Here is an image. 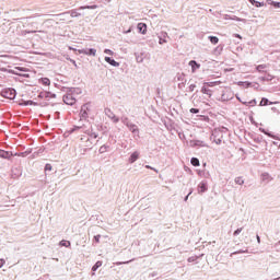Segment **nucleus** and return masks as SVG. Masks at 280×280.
<instances>
[{"mask_svg": "<svg viewBox=\"0 0 280 280\" xmlns=\"http://www.w3.org/2000/svg\"><path fill=\"white\" fill-rule=\"evenodd\" d=\"M61 91L66 93L62 96L63 103L67 104V106H74L78 98H75V96H73V94L67 90V86H61Z\"/></svg>", "mask_w": 280, "mask_h": 280, "instance_id": "nucleus-1", "label": "nucleus"}, {"mask_svg": "<svg viewBox=\"0 0 280 280\" xmlns=\"http://www.w3.org/2000/svg\"><path fill=\"white\" fill-rule=\"evenodd\" d=\"M89 113H91V103H85L80 108V113H79L80 120H79V124L81 121H86V124H89Z\"/></svg>", "mask_w": 280, "mask_h": 280, "instance_id": "nucleus-2", "label": "nucleus"}, {"mask_svg": "<svg viewBox=\"0 0 280 280\" xmlns=\"http://www.w3.org/2000/svg\"><path fill=\"white\" fill-rule=\"evenodd\" d=\"M95 130V125H91V122H88V125L85 124L83 132L84 135H88L90 139H97L100 137V133H97Z\"/></svg>", "mask_w": 280, "mask_h": 280, "instance_id": "nucleus-3", "label": "nucleus"}, {"mask_svg": "<svg viewBox=\"0 0 280 280\" xmlns=\"http://www.w3.org/2000/svg\"><path fill=\"white\" fill-rule=\"evenodd\" d=\"M223 137L224 135L222 133V131L214 129L210 136V141H212V143H215L217 145H222Z\"/></svg>", "mask_w": 280, "mask_h": 280, "instance_id": "nucleus-4", "label": "nucleus"}, {"mask_svg": "<svg viewBox=\"0 0 280 280\" xmlns=\"http://www.w3.org/2000/svg\"><path fill=\"white\" fill-rule=\"evenodd\" d=\"M1 95L7 100H16V90L14 88L3 89Z\"/></svg>", "mask_w": 280, "mask_h": 280, "instance_id": "nucleus-5", "label": "nucleus"}, {"mask_svg": "<svg viewBox=\"0 0 280 280\" xmlns=\"http://www.w3.org/2000/svg\"><path fill=\"white\" fill-rule=\"evenodd\" d=\"M38 100H45L46 102H49L51 100H56L57 95L56 93H52L50 91H40L37 94Z\"/></svg>", "mask_w": 280, "mask_h": 280, "instance_id": "nucleus-6", "label": "nucleus"}, {"mask_svg": "<svg viewBox=\"0 0 280 280\" xmlns=\"http://www.w3.org/2000/svg\"><path fill=\"white\" fill-rule=\"evenodd\" d=\"M187 74H185L184 72H177L176 73V79H177V82H179L177 84V89H179L182 91V89H185V86L187 85V78H186Z\"/></svg>", "mask_w": 280, "mask_h": 280, "instance_id": "nucleus-7", "label": "nucleus"}, {"mask_svg": "<svg viewBox=\"0 0 280 280\" xmlns=\"http://www.w3.org/2000/svg\"><path fill=\"white\" fill-rule=\"evenodd\" d=\"M14 156H19V152L14 153L12 151H5L0 149V159H4L5 161H12Z\"/></svg>", "mask_w": 280, "mask_h": 280, "instance_id": "nucleus-8", "label": "nucleus"}, {"mask_svg": "<svg viewBox=\"0 0 280 280\" xmlns=\"http://www.w3.org/2000/svg\"><path fill=\"white\" fill-rule=\"evenodd\" d=\"M77 55H83V56H97V49L95 48H81L79 50H75Z\"/></svg>", "mask_w": 280, "mask_h": 280, "instance_id": "nucleus-9", "label": "nucleus"}, {"mask_svg": "<svg viewBox=\"0 0 280 280\" xmlns=\"http://www.w3.org/2000/svg\"><path fill=\"white\" fill-rule=\"evenodd\" d=\"M197 191L200 196H202V194H207V191H209V182H207V179H202L197 186Z\"/></svg>", "mask_w": 280, "mask_h": 280, "instance_id": "nucleus-10", "label": "nucleus"}, {"mask_svg": "<svg viewBox=\"0 0 280 280\" xmlns=\"http://www.w3.org/2000/svg\"><path fill=\"white\" fill-rule=\"evenodd\" d=\"M136 61L141 65L144 60H150V52L141 51V52H135L133 54Z\"/></svg>", "mask_w": 280, "mask_h": 280, "instance_id": "nucleus-11", "label": "nucleus"}, {"mask_svg": "<svg viewBox=\"0 0 280 280\" xmlns=\"http://www.w3.org/2000/svg\"><path fill=\"white\" fill-rule=\"evenodd\" d=\"M105 115L108 117V119H110V121H113V124H119V117L113 113V109L106 107Z\"/></svg>", "mask_w": 280, "mask_h": 280, "instance_id": "nucleus-12", "label": "nucleus"}, {"mask_svg": "<svg viewBox=\"0 0 280 280\" xmlns=\"http://www.w3.org/2000/svg\"><path fill=\"white\" fill-rule=\"evenodd\" d=\"M139 159H141V152L140 151L131 152L129 158H128L129 165H132V164L137 163V161H139Z\"/></svg>", "mask_w": 280, "mask_h": 280, "instance_id": "nucleus-13", "label": "nucleus"}, {"mask_svg": "<svg viewBox=\"0 0 280 280\" xmlns=\"http://www.w3.org/2000/svg\"><path fill=\"white\" fill-rule=\"evenodd\" d=\"M189 145L190 148H209V145L205 143V141L197 139L190 140Z\"/></svg>", "mask_w": 280, "mask_h": 280, "instance_id": "nucleus-14", "label": "nucleus"}, {"mask_svg": "<svg viewBox=\"0 0 280 280\" xmlns=\"http://www.w3.org/2000/svg\"><path fill=\"white\" fill-rule=\"evenodd\" d=\"M91 139L92 138L89 137L85 141H83V149H81V152H83V154L89 152V150H93V141Z\"/></svg>", "mask_w": 280, "mask_h": 280, "instance_id": "nucleus-15", "label": "nucleus"}, {"mask_svg": "<svg viewBox=\"0 0 280 280\" xmlns=\"http://www.w3.org/2000/svg\"><path fill=\"white\" fill-rule=\"evenodd\" d=\"M277 104H279L278 101H273V102H272V101L268 100V97H262V98L260 100L258 106H275V105H277Z\"/></svg>", "mask_w": 280, "mask_h": 280, "instance_id": "nucleus-16", "label": "nucleus"}, {"mask_svg": "<svg viewBox=\"0 0 280 280\" xmlns=\"http://www.w3.org/2000/svg\"><path fill=\"white\" fill-rule=\"evenodd\" d=\"M11 175L12 178H21L23 176V168L21 166L12 168Z\"/></svg>", "mask_w": 280, "mask_h": 280, "instance_id": "nucleus-17", "label": "nucleus"}, {"mask_svg": "<svg viewBox=\"0 0 280 280\" xmlns=\"http://www.w3.org/2000/svg\"><path fill=\"white\" fill-rule=\"evenodd\" d=\"M86 124H82V125H73L70 129L68 135H73V132H78L81 130V132H84V128H85Z\"/></svg>", "mask_w": 280, "mask_h": 280, "instance_id": "nucleus-18", "label": "nucleus"}, {"mask_svg": "<svg viewBox=\"0 0 280 280\" xmlns=\"http://www.w3.org/2000/svg\"><path fill=\"white\" fill-rule=\"evenodd\" d=\"M188 66L191 69V73H196V71H198V69H200V67H202L198 61H196L194 59L188 62Z\"/></svg>", "mask_w": 280, "mask_h": 280, "instance_id": "nucleus-19", "label": "nucleus"}, {"mask_svg": "<svg viewBox=\"0 0 280 280\" xmlns=\"http://www.w3.org/2000/svg\"><path fill=\"white\" fill-rule=\"evenodd\" d=\"M104 261L102 260H97L91 268V276L95 277V272H97V270H100V268H102Z\"/></svg>", "mask_w": 280, "mask_h": 280, "instance_id": "nucleus-20", "label": "nucleus"}, {"mask_svg": "<svg viewBox=\"0 0 280 280\" xmlns=\"http://www.w3.org/2000/svg\"><path fill=\"white\" fill-rule=\"evenodd\" d=\"M105 62H107V65H110V67H120L121 66V63L119 61H117V60H115V58L108 57V56L105 57Z\"/></svg>", "mask_w": 280, "mask_h": 280, "instance_id": "nucleus-21", "label": "nucleus"}, {"mask_svg": "<svg viewBox=\"0 0 280 280\" xmlns=\"http://www.w3.org/2000/svg\"><path fill=\"white\" fill-rule=\"evenodd\" d=\"M205 257V254L201 255H195L187 258L188 264H198V259H202Z\"/></svg>", "mask_w": 280, "mask_h": 280, "instance_id": "nucleus-22", "label": "nucleus"}, {"mask_svg": "<svg viewBox=\"0 0 280 280\" xmlns=\"http://www.w3.org/2000/svg\"><path fill=\"white\" fill-rule=\"evenodd\" d=\"M196 173L202 178H211V173H209L207 170H196Z\"/></svg>", "mask_w": 280, "mask_h": 280, "instance_id": "nucleus-23", "label": "nucleus"}, {"mask_svg": "<svg viewBox=\"0 0 280 280\" xmlns=\"http://www.w3.org/2000/svg\"><path fill=\"white\" fill-rule=\"evenodd\" d=\"M128 130H130L136 137H139V127L135 125V122H131L128 127Z\"/></svg>", "mask_w": 280, "mask_h": 280, "instance_id": "nucleus-24", "label": "nucleus"}, {"mask_svg": "<svg viewBox=\"0 0 280 280\" xmlns=\"http://www.w3.org/2000/svg\"><path fill=\"white\" fill-rule=\"evenodd\" d=\"M137 30H138L139 34H147L148 25H145V23H138Z\"/></svg>", "mask_w": 280, "mask_h": 280, "instance_id": "nucleus-25", "label": "nucleus"}, {"mask_svg": "<svg viewBox=\"0 0 280 280\" xmlns=\"http://www.w3.org/2000/svg\"><path fill=\"white\" fill-rule=\"evenodd\" d=\"M67 91L71 93L74 97L75 95H82V89L80 88H67Z\"/></svg>", "mask_w": 280, "mask_h": 280, "instance_id": "nucleus-26", "label": "nucleus"}, {"mask_svg": "<svg viewBox=\"0 0 280 280\" xmlns=\"http://www.w3.org/2000/svg\"><path fill=\"white\" fill-rule=\"evenodd\" d=\"M39 84L43 86H50L51 85V80L47 77H43L38 80Z\"/></svg>", "mask_w": 280, "mask_h": 280, "instance_id": "nucleus-27", "label": "nucleus"}, {"mask_svg": "<svg viewBox=\"0 0 280 280\" xmlns=\"http://www.w3.org/2000/svg\"><path fill=\"white\" fill-rule=\"evenodd\" d=\"M201 93L203 95H208V97H211L213 95V91H211V89L207 88V85H202L201 88Z\"/></svg>", "mask_w": 280, "mask_h": 280, "instance_id": "nucleus-28", "label": "nucleus"}, {"mask_svg": "<svg viewBox=\"0 0 280 280\" xmlns=\"http://www.w3.org/2000/svg\"><path fill=\"white\" fill-rule=\"evenodd\" d=\"M94 128L97 132H106V126H104V124L98 122V124H94Z\"/></svg>", "mask_w": 280, "mask_h": 280, "instance_id": "nucleus-29", "label": "nucleus"}, {"mask_svg": "<svg viewBox=\"0 0 280 280\" xmlns=\"http://www.w3.org/2000/svg\"><path fill=\"white\" fill-rule=\"evenodd\" d=\"M224 51V44H220L213 49L214 56H220Z\"/></svg>", "mask_w": 280, "mask_h": 280, "instance_id": "nucleus-30", "label": "nucleus"}, {"mask_svg": "<svg viewBox=\"0 0 280 280\" xmlns=\"http://www.w3.org/2000/svg\"><path fill=\"white\" fill-rule=\"evenodd\" d=\"M238 86H244V89H250L253 88V82L250 81H238Z\"/></svg>", "mask_w": 280, "mask_h": 280, "instance_id": "nucleus-31", "label": "nucleus"}, {"mask_svg": "<svg viewBox=\"0 0 280 280\" xmlns=\"http://www.w3.org/2000/svg\"><path fill=\"white\" fill-rule=\"evenodd\" d=\"M264 69H268V65L262 63V65H257V66H255V70H256L258 73H266V71H264Z\"/></svg>", "mask_w": 280, "mask_h": 280, "instance_id": "nucleus-32", "label": "nucleus"}, {"mask_svg": "<svg viewBox=\"0 0 280 280\" xmlns=\"http://www.w3.org/2000/svg\"><path fill=\"white\" fill-rule=\"evenodd\" d=\"M197 86H198V81L190 83L186 90L187 93H194L196 91Z\"/></svg>", "mask_w": 280, "mask_h": 280, "instance_id": "nucleus-33", "label": "nucleus"}, {"mask_svg": "<svg viewBox=\"0 0 280 280\" xmlns=\"http://www.w3.org/2000/svg\"><path fill=\"white\" fill-rule=\"evenodd\" d=\"M272 79L273 77L270 73H266V75L259 78L261 82H272Z\"/></svg>", "mask_w": 280, "mask_h": 280, "instance_id": "nucleus-34", "label": "nucleus"}, {"mask_svg": "<svg viewBox=\"0 0 280 280\" xmlns=\"http://www.w3.org/2000/svg\"><path fill=\"white\" fill-rule=\"evenodd\" d=\"M59 246L65 247V248H71V241L61 240V241L59 242Z\"/></svg>", "mask_w": 280, "mask_h": 280, "instance_id": "nucleus-35", "label": "nucleus"}, {"mask_svg": "<svg viewBox=\"0 0 280 280\" xmlns=\"http://www.w3.org/2000/svg\"><path fill=\"white\" fill-rule=\"evenodd\" d=\"M108 150H110V144H103V145L98 149V153H100V154H105V152H108Z\"/></svg>", "mask_w": 280, "mask_h": 280, "instance_id": "nucleus-36", "label": "nucleus"}, {"mask_svg": "<svg viewBox=\"0 0 280 280\" xmlns=\"http://www.w3.org/2000/svg\"><path fill=\"white\" fill-rule=\"evenodd\" d=\"M190 165H192V167H200V160L198 158H191Z\"/></svg>", "mask_w": 280, "mask_h": 280, "instance_id": "nucleus-37", "label": "nucleus"}, {"mask_svg": "<svg viewBox=\"0 0 280 280\" xmlns=\"http://www.w3.org/2000/svg\"><path fill=\"white\" fill-rule=\"evenodd\" d=\"M243 106H257V98H253L249 102H242Z\"/></svg>", "mask_w": 280, "mask_h": 280, "instance_id": "nucleus-38", "label": "nucleus"}, {"mask_svg": "<svg viewBox=\"0 0 280 280\" xmlns=\"http://www.w3.org/2000/svg\"><path fill=\"white\" fill-rule=\"evenodd\" d=\"M120 121L124 124V126H126L127 128L132 124V122H130V119L128 118V117H126V116H122L121 118H120Z\"/></svg>", "mask_w": 280, "mask_h": 280, "instance_id": "nucleus-39", "label": "nucleus"}, {"mask_svg": "<svg viewBox=\"0 0 280 280\" xmlns=\"http://www.w3.org/2000/svg\"><path fill=\"white\" fill-rule=\"evenodd\" d=\"M100 240H102V234H96L92 238V244L95 246V244H100Z\"/></svg>", "mask_w": 280, "mask_h": 280, "instance_id": "nucleus-40", "label": "nucleus"}, {"mask_svg": "<svg viewBox=\"0 0 280 280\" xmlns=\"http://www.w3.org/2000/svg\"><path fill=\"white\" fill-rule=\"evenodd\" d=\"M208 39L212 45H218V43H220V38H218V36H208Z\"/></svg>", "mask_w": 280, "mask_h": 280, "instance_id": "nucleus-41", "label": "nucleus"}, {"mask_svg": "<svg viewBox=\"0 0 280 280\" xmlns=\"http://www.w3.org/2000/svg\"><path fill=\"white\" fill-rule=\"evenodd\" d=\"M23 106H38V103L32 100H27V101H24Z\"/></svg>", "mask_w": 280, "mask_h": 280, "instance_id": "nucleus-42", "label": "nucleus"}, {"mask_svg": "<svg viewBox=\"0 0 280 280\" xmlns=\"http://www.w3.org/2000/svg\"><path fill=\"white\" fill-rule=\"evenodd\" d=\"M158 38H159V45H165L170 36H158Z\"/></svg>", "mask_w": 280, "mask_h": 280, "instance_id": "nucleus-43", "label": "nucleus"}, {"mask_svg": "<svg viewBox=\"0 0 280 280\" xmlns=\"http://www.w3.org/2000/svg\"><path fill=\"white\" fill-rule=\"evenodd\" d=\"M70 16H71V19H78V16H82V14L80 12H78V10H71Z\"/></svg>", "mask_w": 280, "mask_h": 280, "instance_id": "nucleus-44", "label": "nucleus"}, {"mask_svg": "<svg viewBox=\"0 0 280 280\" xmlns=\"http://www.w3.org/2000/svg\"><path fill=\"white\" fill-rule=\"evenodd\" d=\"M51 170H54V166H51L50 163H46L45 166H44L45 174L47 175L48 172H51Z\"/></svg>", "mask_w": 280, "mask_h": 280, "instance_id": "nucleus-45", "label": "nucleus"}, {"mask_svg": "<svg viewBox=\"0 0 280 280\" xmlns=\"http://www.w3.org/2000/svg\"><path fill=\"white\" fill-rule=\"evenodd\" d=\"M80 10H97V4L80 7Z\"/></svg>", "mask_w": 280, "mask_h": 280, "instance_id": "nucleus-46", "label": "nucleus"}, {"mask_svg": "<svg viewBox=\"0 0 280 280\" xmlns=\"http://www.w3.org/2000/svg\"><path fill=\"white\" fill-rule=\"evenodd\" d=\"M252 139L255 143H261V139H264V136H253Z\"/></svg>", "mask_w": 280, "mask_h": 280, "instance_id": "nucleus-47", "label": "nucleus"}, {"mask_svg": "<svg viewBox=\"0 0 280 280\" xmlns=\"http://www.w3.org/2000/svg\"><path fill=\"white\" fill-rule=\"evenodd\" d=\"M244 254H248V249H238L234 253H232L231 255H244Z\"/></svg>", "mask_w": 280, "mask_h": 280, "instance_id": "nucleus-48", "label": "nucleus"}, {"mask_svg": "<svg viewBox=\"0 0 280 280\" xmlns=\"http://www.w3.org/2000/svg\"><path fill=\"white\" fill-rule=\"evenodd\" d=\"M31 152H32V149H27L26 151L19 153L18 156H30Z\"/></svg>", "mask_w": 280, "mask_h": 280, "instance_id": "nucleus-49", "label": "nucleus"}, {"mask_svg": "<svg viewBox=\"0 0 280 280\" xmlns=\"http://www.w3.org/2000/svg\"><path fill=\"white\" fill-rule=\"evenodd\" d=\"M66 59H67L69 62H71V65H73V67H75V69H79L78 62H75L74 59H72L71 57H67Z\"/></svg>", "mask_w": 280, "mask_h": 280, "instance_id": "nucleus-50", "label": "nucleus"}, {"mask_svg": "<svg viewBox=\"0 0 280 280\" xmlns=\"http://www.w3.org/2000/svg\"><path fill=\"white\" fill-rule=\"evenodd\" d=\"M234 182H235L236 185H244V178L243 177H236L234 179Z\"/></svg>", "mask_w": 280, "mask_h": 280, "instance_id": "nucleus-51", "label": "nucleus"}, {"mask_svg": "<svg viewBox=\"0 0 280 280\" xmlns=\"http://www.w3.org/2000/svg\"><path fill=\"white\" fill-rule=\"evenodd\" d=\"M103 52L106 54L107 56H115V51H113L109 48H105Z\"/></svg>", "mask_w": 280, "mask_h": 280, "instance_id": "nucleus-52", "label": "nucleus"}, {"mask_svg": "<svg viewBox=\"0 0 280 280\" xmlns=\"http://www.w3.org/2000/svg\"><path fill=\"white\" fill-rule=\"evenodd\" d=\"M242 231H244V228H238L233 232V236L237 237V235H240V233H242Z\"/></svg>", "mask_w": 280, "mask_h": 280, "instance_id": "nucleus-53", "label": "nucleus"}, {"mask_svg": "<svg viewBox=\"0 0 280 280\" xmlns=\"http://www.w3.org/2000/svg\"><path fill=\"white\" fill-rule=\"evenodd\" d=\"M189 113H191V115H198V113H200V108L192 107L189 109Z\"/></svg>", "mask_w": 280, "mask_h": 280, "instance_id": "nucleus-54", "label": "nucleus"}, {"mask_svg": "<svg viewBox=\"0 0 280 280\" xmlns=\"http://www.w3.org/2000/svg\"><path fill=\"white\" fill-rule=\"evenodd\" d=\"M203 85L207 86L208 89L213 88L215 86V82H203Z\"/></svg>", "mask_w": 280, "mask_h": 280, "instance_id": "nucleus-55", "label": "nucleus"}, {"mask_svg": "<svg viewBox=\"0 0 280 280\" xmlns=\"http://www.w3.org/2000/svg\"><path fill=\"white\" fill-rule=\"evenodd\" d=\"M178 138L180 139V141H185V139H187V137L185 136L184 132H177Z\"/></svg>", "mask_w": 280, "mask_h": 280, "instance_id": "nucleus-56", "label": "nucleus"}, {"mask_svg": "<svg viewBox=\"0 0 280 280\" xmlns=\"http://www.w3.org/2000/svg\"><path fill=\"white\" fill-rule=\"evenodd\" d=\"M249 121L253 126H259V124L255 121V118L253 116H249Z\"/></svg>", "mask_w": 280, "mask_h": 280, "instance_id": "nucleus-57", "label": "nucleus"}, {"mask_svg": "<svg viewBox=\"0 0 280 280\" xmlns=\"http://www.w3.org/2000/svg\"><path fill=\"white\" fill-rule=\"evenodd\" d=\"M184 170L185 172H187V174H189L190 176H194V171H191V168L185 166Z\"/></svg>", "mask_w": 280, "mask_h": 280, "instance_id": "nucleus-58", "label": "nucleus"}, {"mask_svg": "<svg viewBox=\"0 0 280 280\" xmlns=\"http://www.w3.org/2000/svg\"><path fill=\"white\" fill-rule=\"evenodd\" d=\"M256 8H264V2L256 1L255 3Z\"/></svg>", "mask_w": 280, "mask_h": 280, "instance_id": "nucleus-59", "label": "nucleus"}, {"mask_svg": "<svg viewBox=\"0 0 280 280\" xmlns=\"http://www.w3.org/2000/svg\"><path fill=\"white\" fill-rule=\"evenodd\" d=\"M130 261H132V260H127V261H124V262L118 261V262H116V266H122V264H130Z\"/></svg>", "mask_w": 280, "mask_h": 280, "instance_id": "nucleus-60", "label": "nucleus"}, {"mask_svg": "<svg viewBox=\"0 0 280 280\" xmlns=\"http://www.w3.org/2000/svg\"><path fill=\"white\" fill-rule=\"evenodd\" d=\"M2 266H5V259L0 258V268H1Z\"/></svg>", "mask_w": 280, "mask_h": 280, "instance_id": "nucleus-61", "label": "nucleus"}, {"mask_svg": "<svg viewBox=\"0 0 280 280\" xmlns=\"http://www.w3.org/2000/svg\"><path fill=\"white\" fill-rule=\"evenodd\" d=\"M273 8L280 9V2L275 1V2H273Z\"/></svg>", "mask_w": 280, "mask_h": 280, "instance_id": "nucleus-62", "label": "nucleus"}, {"mask_svg": "<svg viewBox=\"0 0 280 280\" xmlns=\"http://www.w3.org/2000/svg\"><path fill=\"white\" fill-rule=\"evenodd\" d=\"M271 110H272V113H278V115H280V112L278 110L277 107H271Z\"/></svg>", "mask_w": 280, "mask_h": 280, "instance_id": "nucleus-63", "label": "nucleus"}, {"mask_svg": "<svg viewBox=\"0 0 280 280\" xmlns=\"http://www.w3.org/2000/svg\"><path fill=\"white\" fill-rule=\"evenodd\" d=\"M275 248H277V250H280V241L275 244Z\"/></svg>", "mask_w": 280, "mask_h": 280, "instance_id": "nucleus-64", "label": "nucleus"}]
</instances>
